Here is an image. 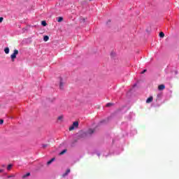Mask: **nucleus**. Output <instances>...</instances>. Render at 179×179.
Masks as SVG:
<instances>
[{"instance_id":"obj_1","label":"nucleus","mask_w":179,"mask_h":179,"mask_svg":"<svg viewBox=\"0 0 179 179\" xmlns=\"http://www.w3.org/2000/svg\"><path fill=\"white\" fill-rule=\"evenodd\" d=\"M17 54H19V50H14L13 53L10 55V58L13 62H15V59H16V55H17Z\"/></svg>"},{"instance_id":"obj_2","label":"nucleus","mask_w":179,"mask_h":179,"mask_svg":"<svg viewBox=\"0 0 179 179\" xmlns=\"http://www.w3.org/2000/svg\"><path fill=\"white\" fill-rule=\"evenodd\" d=\"M79 127V122H73L71 127H69V131H73L75 128H78Z\"/></svg>"},{"instance_id":"obj_3","label":"nucleus","mask_w":179,"mask_h":179,"mask_svg":"<svg viewBox=\"0 0 179 179\" xmlns=\"http://www.w3.org/2000/svg\"><path fill=\"white\" fill-rule=\"evenodd\" d=\"M96 132L95 129H89L87 131V135H93Z\"/></svg>"},{"instance_id":"obj_4","label":"nucleus","mask_w":179,"mask_h":179,"mask_svg":"<svg viewBox=\"0 0 179 179\" xmlns=\"http://www.w3.org/2000/svg\"><path fill=\"white\" fill-rule=\"evenodd\" d=\"M164 89H166V86L164 85H160L158 86L159 90H164Z\"/></svg>"},{"instance_id":"obj_5","label":"nucleus","mask_w":179,"mask_h":179,"mask_svg":"<svg viewBox=\"0 0 179 179\" xmlns=\"http://www.w3.org/2000/svg\"><path fill=\"white\" fill-rule=\"evenodd\" d=\"M69 173H71V169H67L66 172L62 175V177H66Z\"/></svg>"},{"instance_id":"obj_6","label":"nucleus","mask_w":179,"mask_h":179,"mask_svg":"<svg viewBox=\"0 0 179 179\" xmlns=\"http://www.w3.org/2000/svg\"><path fill=\"white\" fill-rule=\"evenodd\" d=\"M59 89L62 90L64 89V83H62V78H60Z\"/></svg>"},{"instance_id":"obj_7","label":"nucleus","mask_w":179,"mask_h":179,"mask_svg":"<svg viewBox=\"0 0 179 179\" xmlns=\"http://www.w3.org/2000/svg\"><path fill=\"white\" fill-rule=\"evenodd\" d=\"M152 101H153V96H150V97L146 100V103H152Z\"/></svg>"},{"instance_id":"obj_8","label":"nucleus","mask_w":179,"mask_h":179,"mask_svg":"<svg viewBox=\"0 0 179 179\" xmlns=\"http://www.w3.org/2000/svg\"><path fill=\"white\" fill-rule=\"evenodd\" d=\"M50 40V37L48 36H43V41H48Z\"/></svg>"},{"instance_id":"obj_9","label":"nucleus","mask_w":179,"mask_h":179,"mask_svg":"<svg viewBox=\"0 0 179 179\" xmlns=\"http://www.w3.org/2000/svg\"><path fill=\"white\" fill-rule=\"evenodd\" d=\"M62 20H64V17H59L57 18V22H62Z\"/></svg>"},{"instance_id":"obj_10","label":"nucleus","mask_w":179,"mask_h":179,"mask_svg":"<svg viewBox=\"0 0 179 179\" xmlns=\"http://www.w3.org/2000/svg\"><path fill=\"white\" fill-rule=\"evenodd\" d=\"M159 37H161V38H163L164 37V33L162 32V31H161V32L159 33Z\"/></svg>"},{"instance_id":"obj_11","label":"nucleus","mask_w":179,"mask_h":179,"mask_svg":"<svg viewBox=\"0 0 179 179\" xmlns=\"http://www.w3.org/2000/svg\"><path fill=\"white\" fill-rule=\"evenodd\" d=\"M4 52H6V54H9V48H6L4 49Z\"/></svg>"},{"instance_id":"obj_12","label":"nucleus","mask_w":179,"mask_h":179,"mask_svg":"<svg viewBox=\"0 0 179 179\" xmlns=\"http://www.w3.org/2000/svg\"><path fill=\"white\" fill-rule=\"evenodd\" d=\"M57 120H58L59 121H62V120H64V116H63V115L59 116L58 118H57Z\"/></svg>"},{"instance_id":"obj_13","label":"nucleus","mask_w":179,"mask_h":179,"mask_svg":"<svg viewBox=\"0 0 179 179\" xmlns=\"http://www.w3.org/2000/svg\"><path fill=\"white\" fill-rule=\"evenodd\" d=\"M64 153H66V149L63 150L59 153V155H64Z\"/></svg>"},{"instance_id":"obj_14","label":"nucleus","mask_w":179,"mask_h":179,"mask_svg":"<svg viewBox=\"0 0 179 179\" xmlns=\"http://www.w3.org/2000/svg\"><path fill=\"white\" fill-rule=\"evenodd\" d=\"M12 167H13V165L12 164H9L8 166H7V170H10L12 169Z\"/></svg>"},{"instance_id":"obj_15","label":"nucleus","mask_w":179,"mask_h":179,"mask_svg":"<svg viewBox=\"0 0 179 179\" xmlns=\"http://www.w3.org/2000/svg\"><path fill=\"white\" fill-rule=\"evenodd\" d=\"M29 176H30V173H27V174H25L22 176V178H26L27 177H29Z\"/></svg>"},{"instance_id":"obj_16","label":"nucleus","mask_w":179,"mask_h":179,"mask_svg":"<svg viewBox=\"0 0 179 179\" xmlns=\"http://www.w3.org/2000/svg\"><path fill=\"white\" fill-rule=\"evenodd\" d=\"M41 24H42V26L45 27V26H47V22L45 21H42Z\"/></svg>"},{"instance_id":"obj_17","label":"nucleus","mask_w":179,"mask_h":179,"mask_svg":"<svg viewBox=\"0 0 179 179\" xmlns=\"http://www.w3.org/2000/svg\"><path fill=\"white\" fill-rule=\"evenodd\" d=\"M113 106V103H108L106 104V107H110V106Z\"/></svg>"},{"instance_id":"obj_18","label":"nucleus","mask_w":179,"mask_h":179,"mask_svg":"<svg viewBox=\"0 0 179 179\" xmlns=\"http://www.w3.org/2000/svg\"><path fill=\"white\" fill-rule=\"evenodd\" d=\"M47 146H48V144H43V148L44 149H45V148H47Z\"/></svg>"},{"instance_id":"obj_19","label":"nucleus","mask_w":179,"mask_h":179,"mask_svg":"<svg viewBox=\"0 0 179 179\" xmlns=\"http://www.w3.org/2000/svg\"><path fill=\"white\" fill-rule=\"evenodd\" d=\"M3 22V17H0V23H2Z\"/></svg>"},{"instance_id":"obj_20","label":"nucleus","mask_w":179,"mask_h":179,"mask_svg":"<svg viewBox=\"0 0 179 179\" xmlns=\"http://www.w3.org/2000/svg\"><path fill=\"white\" fill-rule=\"evenodd\" d=\"M3 124V120H0V125H2Z\"/></svg>"},{"instance_id":"obj_21","label":"nucleus","mask_w":179,"mask_h":179,"mask_svg":"<svg viewBox=\"0 0 179 179\" xmlns=\"http://www.w3.org/2000/svg\"><path fill=\"white\" fill-rule=\"evenodd\" d=\"M52 163V161H51V159L48 162V164H51Z\"/></svg>"},{"instance_id":"obj_22","label":"nucleus","mask_w":179,"mask_h":179,"mask_svg":"<svg viewBox=\"0 0 179 179\" xmlns=\"http://www.w3.org/2000/svg\"><path fill=\"white\" fill-rule=\"evenodd\" d=\"M147 71H148V70L144 69V70L141 72V73L143 74V73H145V72H146Z\"/></svg>"},{"instance_id":"obj_23","label":"nucleus","mask_w":179,"mask_h":179,"mask_svg":"<svg viewBox=\"0 0 179 179\" xmlns=\"http://www.w3.org/2000/svg\"><path fill=\"white\" fill-rule=\"evenodd\" d=\"M11 177H15V175L8 176V178H11Z\"/></svg>"},{"instance_id":"obj_24","label":"nucleus","mask_w":179,"mask_h":179,"mask_svg":"<svg viewBox=\"0 0 179 179\" xmlns=\"http://www.w3.org/2000/svg\"><path fill=\"white\" fill-rule=\"evenodd\" d=\"M55 160V158H52V159H50V161L54 162Z\"/></svg>"},{"instance_id":"obj_25","label":"nucleus","mask_w":179,"mask_h":179,"mask_svg":"<svg viewBox=\"0 0 179 179\" xmlns=\"http://www.w3.org/2000/svg\"><path fill=\"white\" fill-rule=\"evenodd\" d=\"M3 169H0V173H3Z\"/></svg>"},{"instance_id":"obj_26","label":"nucleus","mask_w":179,"mask_h":179,"mask_svg":"<svg viewBox=\"0 0 179 179\" xmlns=\"http://www.w3.org/2000/svg\"><path fill=\"white\" fill-rule=\"evenodd\" d=\"M83 22H85V18L83 19Z\"/></svg>"},{"instance_id":"obj_27","label":"nucleus","mask_w":179,"mask_h":179,"mask_svg":"<svg viewBox=\"0 0 179 179\" xmlns=\"http://www.w3.org/2000/svg\"><path fill=\"white\" fill-rule=\"evenodd\" d=\"M2 167H5V165H3Z\"/></svg>"},{"instance_id":"obj_28","label":"nucleus","mask_w":179,"mask_h":179,"mask_svg":"<svg viewBox=\"0 0 179 179\" xmlns=\"http://www.w3.org/2000/svg\"><path fill=\"white\" fill-rule=\"evenodd\" d=\"M89 1H92V0H89Z\"/></svg>"}]
</instances>
